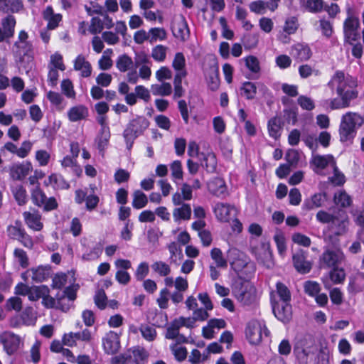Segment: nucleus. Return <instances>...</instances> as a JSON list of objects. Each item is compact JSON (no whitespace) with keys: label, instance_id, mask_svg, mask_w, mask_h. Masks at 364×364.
<instances>
[{"label":"nucleus","instance_id":"obj_63","mask_svg":"<svg viewBox=\"0 0 364 364\" xmlns=\"http://www.w3.org/2000/svg\"><path fill=\"white\" fill-rule=\"evenodd\" d=\"M104 29L103 21L99 17H93L90 21L88 31L93 35L100 33Z\"/></svg>","mask_w":364,"mask_h":364},{"label":"nucleus","instance_id":"obj_23","mask_svg":"<svg viewBox=\"0 0 364 364\" xmlns=\"http://www.w3.org/2000/svg\"><path fill=\"white\" fill-rule=\"evenodd\" d=\"M103 347L107 354L115 353L119 348V339L117 333L109 331L102 341Z\"/></svg>","mask_w":364,"mask_h":364},{"label":"nucleus","instance_id":"obj_60","mask_svg":"<svg viewBox=\"0 0 364 364\" xmlns=\"http://www.w3.org/2000/svg\"><path fill=\"white\" fill-rule=\"evenodd\" d=\"M50 182L59 189H68L70 184L60 175L51 174L49 176Z\"/></svg>","mask_w":364,"mask_h":364},{"label":"nucleus","instance_id":"obj_57","mask_svg":"<svg viewBox=\"0 0 364 364\" xmlns=\"http://www.w3.org/2000/svg\"><path fill=\"white\" fill-rule=\"evenodd\" d=\"M62 166L67 168L70 167L73 169V172L77 175L80 176L82 171L79 166L76 164V159L72 156H66L60 161Z\"/></svg>","mask_w":364,"mask_h":364},{"label":"nucleus","instance_id":"obj_42","mask_svg":"<svg viewBox=\"0 0 364 364\" xmlns=\"http://www.w3.org/2000/svg\"><path fill=\"white\" fill-rule=\"evenodd\" d=\"M134 61L129 55L124 54L119 55L116 61V67L122 73L128 71L133 67Z\"/></svg>","mask_w":364,"mask_h":364},{"label":"nucleus","instance_id":"obj_50","mask_svg":"<svg viewBox=\"0 0 364 364\" xmlns=\"http://www.w3.org/2000/svg\"><path fill=\"white\" fill-rule=\"evenodd\" d=\"M329 277L333 283L341 284L346 279V273L343 268H338V267H333L329 272Z\"/></svg>","mask_w":364,"mask_h":364},{"label":"nucleus","instance_id":"obj_56","mask_svg":"<svg viewBox=\"0 0 364 364\" xmlns=\"http://www.w3.org/2000/svg\"><path fill=\"white\" fill-rule=\"evenodd\" d=\"M14 256L22 268H27L28 267V257L23 250L16 248L14 252Z\"/></svg>","mask_w":364,"mask_h":364},{"label":"nucleus","instance_id":"obj_58","mask_svg":"<svg viewBox=\"0 0 364 364\" xmlns=\"http://www.w3.org/2000/svg\"><path fill=\"white\" fill-rule=\"evenodd\" d=\"M181 328L179 323L174 319L167 327L165 338L169 340L175 339V338L178 335Z\"/></svg>","mask_w":364,"mask_h":364},{"label":"nucleus","instance_id":"obj_36","mask_svg":"<svg viewBox=\"0 0 364 364\" xmlns=\"http://www.w3.org/2000/svg\"><path fill=\"white\" fill-rule=\"evenodd\" d=\"M151 268L154 273L159 277L169 276L171 273L170 265L161 260L153 262L151 265Z\"/></svg>","mask_w":364,"mask_h":364},{"label":"nucleus","instance_id":"obj_30","mask_svg":"<svg viewBox=\"0 0 364 364\" xmlns=\"http://www.w3.org/2000/svg\"><path fill=\"white\" fill-rule=\"evenodd\" d=\"M208 188L210 193L218 197L223 196L226 192L225 181L218 177L208 182Z\"/></svg>","mask_w":364,"mask_h":364},{"label":"nucleus","instance_id":"obj_15","mask_svg":"<svg viewBox=\"0 0 364 364\" xmlns=\"http://www.w3.org/2000/svg\"><path fill=\"white\" fill-rule=\"evenodd\" d=\"M26 274H31L33 282L41 283L52 277L53 270L49 264L39 265L36 267L30 268L26 272ZM24 274L25 273L22 274L23 278H24Z\"/></svg>","mask_w":364,"mask_h":364},{"label":"nucleus","instance_id":"obj_21","mask_svg":"<svg viewBox=\"0 0 364 364\" xmlns=\"http://www.w3.org/2000/svg\"><path fill=\"white\" fill-rule=\"evenodd\" d=\"M326 201L325 193H316L306 198L302 204V209L306 211L321 208Z\"/></svg>","mask_w":364,"mask_h":364},{"label":"nucleus","instance_id":"obj_59","mask_svg":"<svg viewBox=\"0 0 364 364\" xmlns=\"http://www.w3.org/2000/svg\"><path fill=\"white\" fill-rule=\"evenodd\" d=\"M46 199V194L39 187H36L32 191L31 200L36 205L42 207Z\"/></svg>","mask_w":364,"mask_h":364},{"label":"nucleus","instance_id":"obj_29","mask_svg":"<svg viewBox=\"0 0 364 364\" xmlns=\"http://www.w3.org/2000/svg\"><path fill=\"white\" fill-rule=\"evenodd\" d=\"M23 8L21 0H0V11L4 13H17Z\"/></svg>","mask_w":364,"mask_h":364},{"label":"nucleus","instance_id":"obj_17","mask_svg":"<svg viewBox=\"0 0 364 364\" xmlns=\"http://www.w3.org/2000/svg\"><path fill=\"white\" fill-rule=\"evenodd\" d=\"M291 294L289 288L282 282L276 284V289L270 293L271 302L291 301Z\"/></svg>","mask_w":364,"mask_h":364},{"label":"nucleus","instance_id":"obj_25","mask_svg":"<svg viewBox=\"0 0 364 364\" xmlns=\"http://www.w3.org/2000/svg\"><path fill=\"white\" fill-rule=\"evenodd\" d=\"M282 128L283 122L281 117L275 116L268 121V133L272 138L278 139L281 136Z\"/></svg>","mask_w":364,"mask_h":364},{"label":"nucleus","instance_id":"obj_41","mask_svg":"<svg viewBox=\"0 0 364 364\" xmlns=\"http://www.w3.org/2000/svg\"><path fill=\"white\" fill-rule=\"evenodd\" d=\"M132 206L135 209H141L148 203V198L145 193L140 190H136L133 193Z\"/></svg>","mask_w":364,"mask_h":364},{"label":"nucleus","instance_id":"obj_45","mask_svg":"<svg viewBox=\"0 0 364 364\" xmlns=\"http://www.w3.org/2000/svg\"><path fill=\"white\" fill-rule=\"evenodd\" d=\"M28 35L25 31H21L18 33V40L14 43V47L18 51H27L31 45L28 42Z\"/></svg>","mask_w":364,"mask_h":364},{"label":"nucleus","instance_id":"obj_64","mask_svg":"<svg viewBox=\"0 0 364 364\" xmlns=\"http://www.w3.org/2000/svg\"><path fill=\"white\" fill-rule=\"evenodd\" d=\"M68 276L65 273L56 274L53 279L51 287L53 289H62L67 284Z\"/></svg>","mask_w":364,"mask_h":364},{"label":"nucleus","instance_id":"obj_26","mask_svg":"<svg viewBox=\"0 0 364 364\" xmlns=\"http://www.w3.org/2000/svg\"><path fill=\"white\" fill-rule=\"evenodd\" d=\"M43 18L48 21L47 28L53 30L56 28L62 21V15L55 14L51 6H47L43 13Z\"/></svg>","mask_w":364,"mask_h":364},{"label":"nucleus","instance_id":"obj_34","mask_svg":"<svg viewBox=\"0 0 364 364\" xmlns=\"http://www.w3.org/2000/svg\"><path fill=\"white\" fill-rule=\"evenodd\" d=\"M172 86L169 82L154 84L151 86V92L154 96H168L172 92Z\"/></svg>","mask_w":364,"mask_h":364},{"label":"nucleus","instance_id":"obj_44","mask_svg":"<svg viewBox=\"0 0 364 364\" xmlns=\"http://www.w3.org/2000/svg\"><path fill=\"white\" fill-rule=\"evenodd\" d=\"M15 230V235L18 237L19 242L26 247L31 249L33 246V242L31 236H29L23 229L13 227Z\"/></svg>","mask_w":364,"mask_h":364},{"label":"nucleus","instance_id":"obj_27","mask_svg":"<svg viewBox=\"0 0 364 364\" xmlns=\"http://www.w3.org/2000/svg\"><path fill=\"white\" fill-rule=\"evenodd\" d=\"M89 114L88 109L85 105H77L71 107L68 112V117L72 122L85 119Z\"/></svg>","mask_w":364,"mask_h":364},{"label":"nucleus","instance_id":"obj_28","mask_svg":"<svg viewBox=\"0 0 364 364\" xmlns=\"http://www.w3.org/2000/svg\"><path fill=\"white\" fill-rule=\"evenodd\" d=\"M191 207L188 203H183L173 210V218L176 223L181 220H189L191 218Z\"/></svg>","mask_w":364,"mask_h":364},{"label":"nucleus","instance_id":"obj_52","mask_svg":"<svg viewBox=\"0 0 364 364\" xmlns=\"http://www.w3.org/2000/svg\"><path fill=\"white\" fill-rule=\"evenodd\" d=\"M139 331L142 337L148 341H154L157 335L156 329L147 324L141 325Z\"/></svg>","mask_w":364,"mask_h":364},{"label":"nucleus","instance_id":"obj_53","mask_svg":"<svg viewBox=\"0 0 364 364\" xmlns=\"http://www.w3.org/2000/svg\"><path fill=\"white\" fill-rule=\"evenodd\" d=\"M170 349L176 360L181 362L186 358L188 352L186 347L179 346L177 343H172L170 346Z\"/></svg>","mask_w":364,"mask_h":364},{"label":"nucleus","instance_id":"obj_43","mask_svg":"<svg viewBox=\"0 0 364 364\" xmlns=\"http://www.w3.org/2000/svg\"><path fill=\"white\" fill-rule=\"evenodd\" d=\"M168 48L163 45H157L151 50V56L156 62H164Z\"/></svg>","mask_w":364,"mask_h":364},{"label":"nucleus","instance_id":"obj_8","mask_svg":"<svg viewBox=\"0 0 364 364\" xmlns=\"http://www.w3.org/2000/svg\"><path fill=\"white\" fill-rule=\"evenodd\" d=\"M269 333L263 321L252 320L248 322L245 329L246 338L252 345H258L263 336L267 337Z\"/></svg>","mask_w":364,"mask_h":364},{"label":"nucleus","instance_id":"obj_47","mask_svg":"<svg viewBox=\"0 0 364 364\" xmlns=\"http://www.w3.org/2000/svg\"><path fill=\"white\" fill-rule=\"evenodd\" d=\"M186 76L183 74L175 75L173 79L174 93L173 98H179L184 95L185 90L182 87V80Z\"/></svg>","mask_w":364,"mask_h":364},{"label":"nucleus","instance_id":"obj_31","mask_svg":"<svg viewBox=\"0 0 364 364\" xmlns=\"http://www.w3.org/2000/svg\"><path fill=\"white\" fill-rule=\"evenodd\" d=\"M203 159L200 164L208 173H212L216 171L217 159L213 153L202 154Z\"/></svg>","mask_w":364,"mask_h":364},{"label":"nucleus","instance_id":"obj_19","mask_svg":"<svg viewBox=\"0 0 364 364\" xmlns=\"http://www.w3.org/2000/svg\"><path fill=\"white\" fill-rule=\"evenodd\" d=\"M293 263L295 269L301 274L308 273L311 269V263L306 260V252L302 250L293 255Z\"/></svg>","mask_w":364,"mask_h":364},{"label":"nucleus","instance_id":"obj_40","mask_svg":"<svg viewBox=\"0 0 364 364\" xmlns=\"http://www.w3.org/2000/svg\"><path fill=\"white\" fill-rule=\"evenodd\" d=\"M256 93L257 87L255 83L247 81L242 84L240 87V95L247 100H250L254 99Z\"/></svg>","mask_w":364,"mask_h":364},{"label":"nucleus","instance_id":"obj_22","mask_svg":"<svg viewBox=\"0 0 364 364\" xmlns=\"http://www.w3.org/2000/svg\"><path fill=\"white\" fill-rule=\"evenodd\" d=\"M23 216L26 224L32 230L35 231H40L42 230L43 225L41 222V215L38 210H33V211H25Z\"/></svg>","mask_w":364,"mask_h":364},{"label":"nucleus","instance_id":"obj_5","mask_svg":"<svg viewBox=\"0 0 364 364\" xmlns=\"http://www.w3.org/2000/svg\"><path fill=\"white\" fill-rule=\"evenodd\" d=\"M318 348L311 338L299 341L294 348V353L300 364L316 363Z\"/></svg>","mask_w":364,"mask_h":364},{"label":"nucleus","instance_id":"obj_3","mask_svg":"<svg viewBox=\"0 0 364 364\" xmlns=\"http://www.w3.org/2000/svg\"><path fill=\"white\" fill-rule=\"evenodd\" d=\"M232 291L236 299L244 306H254L258 303L257 290L248 280L237 277L232 284Z\"/></svg>","mask_w":364,"mask_h":364},{"label":"nucleus","instance_id":"obj_4","mask_svg":"<svg viewBox=\"0 0 364 364\" xmlns=\"http://www.w3.org/2000/svg\"><path fill=\"white\" fill-rule=\"evenodd\" d=\"M364 123V119L356 112H348L343 114L339 127L340 140L350 141L356 135L357 129Z\"/></svg>","mask_w":364,"mask_h":364},{"label":"nucleus","instance_id":"obj_24","mask_svg":"<svg viewBox=\"0 0 364 364\" xmlns=\"http://www.w3.org/2000/svg\"><path fill=\"white\" fill-rule=\"evenodd\" d=\"M74 69L80 72L82 77H88L92 74V65L82 54L78 55L74 60Z\"/></svg>","mask_w":364,"mask_h":364},{"label":"nucleus","instance_id":"obj_46","mask_svg":"<svg viewBox=\"0 0 364 364\" xmlns=\"http://www.w3.org/2000/svg\"><path fill=\"white\" fill-rule=\"evenodd\" d=\"M211 258L214 260L217 267L226 268L228 267V262L223 257V252L220 249L215 247L210 251Z\"/></svg>","mask_w":364,"mask_h":364},{"label":"nucleus","instance_id":"obj_14","mask_svg":"<svg viewBox=\"0 0 364 364\" xmlns=\"http://www.w3.org/2000/svg\"><path fill=\"white\" fill-rule=\"evenodd\" d=\"M171 31L174 37L183 42L189 38V28L183 16H180L173 21Z\"/></svg>","mask_w":364,"mask_h":364},{"label":"nucleus","instance_id":"obj_9","mask_svg":"<svg viewBox=\"0 0 364 364\" xmlns=\"http://www.w3.org/2000/svg\"><path fill=\"white\" fill-rule=\"evenodd\" d=\"M78 285H70L66 287L62 292L56 294V309L66 312L73 305L76 299Z\"/></svg>","mask_w":364,"mask_h":364},{"label":"nucleus","instance_id":"obj_12","mask_svg":"<svg viewBox=\"0 0 364 364\" xmlns=\"http://www.w3.org/2000/svg\"><path fill=\"white\" fill-rule=\"evenodd\" d=\"M0 343L3 345L5 352L11 355L18 350L21 340L19 336L5 331L0 334Z\"/></svg>","mask_w":364,"mask_h":364},{"label":"nucleus","instance_id":"obj_33","mask_svg":"<svg viewBox=\"0 0 364 364\" xmlns=\"http://www.w3.org/2000/svg\"><path fill=\"white\" fill-rule=\"evenodd\" d=\"M2 29L4 33L6 34L7 38H12L14 35L15 26H16V18L12 15H7L3 18L1 21Z\"/></svg>","mask_w":364,"mask_h":364},{"label":"nucleus","instance_id":"obj_54","mask_svg":"<svg viewBox=\"0 0 364 364\" xmlns=\"http://www.w3.org/2000/svg\"><path fill=\"white\" fill-rule=\"evenodd\" d=\"M334 202L343 208L349 207L352 203V200L345 191H339L334 195Z\"/></svg>","mask_w":364,"mask_h":364},{"label":"nucleus","instance_id":"obj_49","mask_svg":"<svg viewBox=\"0 0 364 364\" xmlns=\"http://www.w3.org/2000/svg\"><path fill=\"white\" fill-rule=\"evenodd\" d=\"M149 31L150 43L157 41H164L167 37L166 31L163 28H152Z\"/></svg>","mask_w":364,"mask_h":364},{"label":"nucleus","instance_id":"obj_61","mask_svg":"<svg viewBox=\"0 0 364 364\" xmlns=\"http://www.w3.org/2000/svg\"><path fill=\"white\" fill-rule=\"evenodd\" d=\"M304 289L306 294L314 297L321 290L320 285L314 281H306L304 284Z\"/></svg>","mask_w":364,"mask_h":364},{"label":"nucleus","instance_id":"obj_39","mask_svg":"<svg viewBox=\"0 0 364 364\" xmlns=\"http://www.w3.org/2000/svg\"><path fill=\"white\" fill-rule=\"evenodd\" d=\"M208 87L213 90H217L220 85L218 66L213 65L210 68V73L208 79Z\"/></svg>","mask_w":364,"mask_h":364},{"label":"nucleus","instance_id":"obj_51","mask_svg":"<svg viewBox=\"0 0 364 364\" xmlns=\"http://www.w3.org/2000/svg\"><path fill=\"white\" fill-rule=\"evenodd\" d=\"M170 168L173 181L176 182V180L183 179V171L181 161L176 160L173 161L170 165Z\"/></svg>","mask_w":364,"mask_h":364},{"label":"nucleus","instance_id":"obj_11","mask_svg":"<svg viewBox=\"0 0 364 364\" xmlns=\"http://www.w3.org/2000/svg\"><path fill=\"white\" fill-rule=\"evenodd\" d=\"M348 225V220L346 211L338 210L334 212L333 220L328 227L335 235H341L346 232Z\"/></svg>","mask_w":364,"mask_h":364},{"label":"nucleus","instance_id":"obj_13","mask_svg":"<svg viewBox=\"0 0 364 364\" xmlns=\"http://www.w3.org/2000/svg\"><path fill=\"white\" fill-rule=\"evenodd\" d=\"M272 311L275 317L283 323L289 322L292 316L290 301L271 302Z\"/></svg>","mask_w":364,"mask_h":364},{"label":"nucleus","instance_id":"obj_38","mask_svg":"<svg viewBox=\"0 0 364 364\" xmlns=\"http://www.w3.org/2000/svg\"><path fill=\"white\" fill-rule=\"evenodd\" d=\"M302 6L309 12L318 13L323 9V0H300Z\"/></svg>","mask_w":364,"mask_h":364},{"label":"nucleus","instance_id":"obj_16","mask_svg":"<svg viewBox=\"0 0 364 364\" xmlns=\"http://www.w3.org/2000/svg\"><path fill=\"white\" fill-rule=\"evenodd\" d=\"M213 211L217 219L221 222H229L236 215L237 210L235 206L228 203H218L215 205Z\"/></svg>","mask_w":364,"mask_h":364},{"label":"nucleus","instance_id":"obj_37","mask_svg":"<svg viewBox=\"0 0 364 364\" xmlns=\"http://www.w3.org/2000/svg\"><path fill=\"white\" fill-rule=\"evenodd\" d=\"M172 66L176 70L175 75L183 74L184 76L187 75V71L186 70V59L184 55L182 53H176L173 63Z\"/></svg>","mask_w":364,"mask_h":364},{"label":"nucleus","instance_id":"obj_7","mask_svg":"<svg viewBox=\"0 0 364 364\" xmlns=\"http://www.w3.org/2000/svg\"><path fill=\"white\" fill-rule=\"evenodd\" d=\"M336 160L331 154L319 155L312 153L309 164L317 174L325 176L330 173V170H336Z\"/></svg>","mask_w":364,"mask_h":364},{"label":"nucleus","instance_id":"obj_20","mask_svg":"<svg viewBox=\"0 0 364 364\" xmlns=\"http://www.w3.org/2000/svg\"><path fill=\"white\" fill-rule=\"evenodd\" d=\"M32 170L31 164L25 162L22 164H14L10 168V176L14 180H23Z\"/></svg>","mask_w":364,"mask_h":364},{"label":"nucleus","instance_id":"obj_62","mask_svg":"<svg viewBox=\"0 0 364 364\" xmlns=\"http://www.w3.org/2000/svg\"><path fill=\"white\" fill-rule=\"evenodd\" d=\"M49 67L64 71L65 70V66L63 62V56L58 53H55L51 55L50 63L48 64V68Z\"/></svg>","mask_w":364,"mask_h":364},{"label":"nucleus","instance_id":"obj_48","mask_svg":"<svg viewBox=\"0 0 364 364\" xmlns=\"http://www.w3.org/2000/svg\"><path fill=\"white\" fill-rule=\"evenodd\" d=\"M14 196L19 205H24L27 201L26 189L21 185H17L12 188Z\"/></svg>","mask_w":364,"mask_h":364},{"label":"nucleus","instance_id":"obj_55","mask_svg":"<svg viewBox=\"0 0 364 364\" xmlns=\"http://www.w3.org/2000/svg\"><path fill=\"white\" fill-rule=\"evenodd\" d=\"M298 19L295 16H291L286 19L283 27L284 32L289 35L294 34L298 29Z\"/></svg>","mask_w":364,"mask_h":364},{"label":"nucleus","instance_id":"obj_10","mask_svg":"<svg viewBox=\"0 0 364 364\" xmlns=\"http://www.w3.org/2000/svg\"><path fill=\"white\" fill-rule=\"evenodd\" d=\"M360 28L359 19L352 15L348 16L343 23V33L345 41L350 45L360 38L358 28Z\"/></svg>","mask_w":364,"mask_h":364},{"label":"nucleus","instance_id":"obj_32","mask_svg":"<svg viewBox=\"0 0 364 364\" xmlns=\"http://www.w3.org/2000/svg\"><path fill=\"white\" fill-rule=\"evenodd\" d=\"M167 248L170 252V263L178 265L183 257L181 247L176 242H172L168 245Z\"/></svg>","mask_w":364,"mask_h":364},{"label":"nucleus","instance_id":"obj_1","mask_svg":"<svg viewBox=\"0 0 364 364\" xmlns=\"http://www.w3.org/2000/svg\"><path fill=\"white\" fill-rule=\"evenodd\" d=\"M331 90H336L337 97L323 101V105L331 110L343 109L351 106L352 102L358 97L357 81L351 76L337 70L327 84Z\"/></svg>","mask_w":364,"mask_h":364},{"label":"nucleus","instance_id":"obj_2","mask_svg":"<svg viewBox=\"0 0 364 364\" xmlns=\"http://www.w3.org/2000/svg\"><path fill=\"white\" fill-rule=\"evenodd\" d=\"M327 243L323 247V252L319 257V266L321 268L329 269L338 267L346 260V256L339 247L338 240L332 235L325 239Z\"/></svg>","mask_w":364,"mask_h":364},{"label":"nucleus","instance_id":"obj_35","mask_svg":"<svg viewBox=\"0 0 364 364\" xmlns=\"http://www.w3.org/2000/svg\"><path fill=\"white\" fill-rule=\"evenodd\" d=\"M109 138V132H100L95 139L97 148L102 156H104L105 151L108 146Z\"/></svg>","mask_w":364,"mask_h":364},{"label":"nucleus","instance_id":"obj_6","mask_svg":"<svg viewBox=\"0 0 364 364\" xmlns=\"http://www.w3.org/2000/svg\"><path fill=\"white\" fill-rule=\"evenodd\" d=\"M149 126V120L143 116H139L127 124L123 132V137L129 151L132 148L134 140L141 135Z\"/></svg>","mask_w":364,"mask_h":364},{"label":"nucleus","instance_id":"obj_18","mask_svg":"<svg viewBox=\"0 0 364 364\" xmlns=\"http://www.w3.org/2000/svg\"><path fill=\"white\" fill-rule=\"evenodd\" d=\"M290 53L298 62L306 61L312 55L311 48L304 43H296L292 46Z\"/></svg>","mask_w":364,"mask_h":364}]
</instances>
